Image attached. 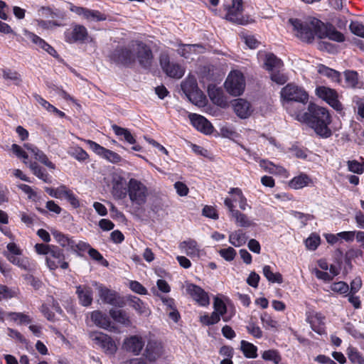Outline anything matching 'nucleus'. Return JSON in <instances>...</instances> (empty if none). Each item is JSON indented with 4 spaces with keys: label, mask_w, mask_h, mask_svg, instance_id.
I'll use <instances>...</instances> for the list:
<instances>
[{
    "label": "nucleus",
    "mask_w": 364,
    "mask_h": 364,
    "mask_svg": "<svg viewBox=\"0 0 364 364\" xmlns=\"http://www.w3.org/2000/svg\"><path fill=\"white\" fill-rule=\"evenodd\" d=\"M220 320V316L218 312L213 311L210 316L208 314H205L203 316H200V321L206 326L213 325L219 322Z\"/></svg>",
    "instance_id": "obj_49"
},
{
    "label": "nucleus",
    "mask_w": 364,
    "mask_h": 364,
    "mask_svg": "<svg viewBox=\"0 0 364 364\" xmlns=\"http://www.w3.org/2000/svg\"><path fill=\"white\" fill-rule=\"evenodd\" d=\"M325 316L321 313H313L307 317L312 330L320 335L325 333Z\"/></svg>",
    "instance_id": "obj_24"
},
{
    "label": "nucleus",
    "mask_w": 364,
    "mask_h": 364,
    "mask_svg": "<svg viewBox=\"0 0 364 364\" xmlns=\"http://www.w3.org/2000/svg\"><path fill=\"white\" fill-rule=\"evenodd\" d=\"M182 252L188 256L193 257H200L202 250H200L197 242L193 239H188L181 242L178 246Z\"/></svg>",
    "instance_id": "obj_23"
},
{
    "label": "nucleus",
    "mask_w": 364,
    "mask_h": 364,
    "mask_svg": "<svg viewBox=\"0 0 364 364\" xmlns=\"http://www.w3.org/2000/svg\"><path fill=\"white\" fill-rule=\"evenodd\" d=\"M24 146L28 151H31V153L33 154L36 160L39 161L50 169L55 168V164L49 161L46 155L36 146L31 144H25Z\"/></svg>",
    "instance_id": "obj_26"
},
{
    "label": "nucleus",
    "mask_w": 364,
    "mask_h": 364,
    "mask_svg": "<svg viewBox=\"0 0 364 364\" xmlns=\"http://www.w3.org/2000/svg\"><path fill=\"white\" fill-rule=\"evenodd\" d=\"M262 357L266 360L272 361L274 364H279L281 362V356L276 350H268L263 352Z\"/></svg>",
    "instance_id": "obj_50"
},
{
    "label": "nucleus",
    "mask_w": 364,
    "mask_h": 364,
    "mask_svg": "<svg viewBox=\"0 0 364 364\" xmlns=\"http://www.w3.org/2000/svg\"><path fill=\"white\" fill-rule=\"evenodd\" d=\"M68 154L80 162L86 161L89 157L88 154L78 146H70L68 150Z\"/></svg>",
    "instance_id": "obj_39"
},
{
    "label": "nucleus",
    "mask_w": 364,
    "mask_h": 364,
    "mask_svg": "<svg viewBox=\"0 0 364 364\" xmlns=\"http://www.w3.org/2000/svg\"><path fill=\"white\" fill-rule=\"evenodd\" d=\"M331 289L336 293L346 294L349 291V286L344 282H338L331 285Z\"/></svg>",
    "instance_id": "obj_57"
},
{
    "label": "nucleus",
    "mask_w": 364,
    "mask_h": 364,
    "mask_svg": "<svg viewBox=\"0 0 364 364\" xmlns=\"http://www.w3.org/2000/svg\"><path fill=\"white\" fill-rule=\"evenodd\" d=\"M189 119L193 126L200 132L205 134H210L213 132V127L204 117L197 114H190Z\"/></svg>",
    "instance_id": "obj_22"
},
{
    "label": "nucleus",
    "mask_w": 364,
    "mask_h": 364,
    "mask_svg": "<svg viewBox=\"0 0 364 364\" xmlns=\"http://www.w3.org/2000/svg\"><path fill=\"white\" fill-rule=\"evenodd\" d=\"M241 349L247 358H255L257 356V347L249 342L242 341Z\"/></svg>",
    "instance_id": "obj_47"
},
{
    "label": "nucleus",
    "mask_w": 364,
    "mask_h": 364,
    "mask_svg": "<svg viewBox=\"0 0 364 364\" xmlns=\"http://www.w3.org/2000/svg\"><path fill=\"white\" fill-rule=\"evenodd\" d=\"M203 215H205V217H208V218H212L214 220H216L218 218V215L216 212V210L213 207L209 206V205H205L203 208Z\"/></svg>",
    "instance_id": "obj_63"
},
{
    "label": "nucleus",
    "mask_w": 364,
    "mask_h": 364,
    "mask_svg": "<svg viewBox=\"0 0 364 364\" xmlns=\"http://www.w3.org/2000/svg\"><path fill=\"white\" fill-rule=\"evenodd\" d=\"M289 22L296 31V36L304 41L311 42L315 37L318 38H328L336 42H343L345 37L332 25L325 24L316 18H309L304 22L297 18H290Z\"/></svg>",
    "instance_id": "obj_2"
},
{
    "label": "nucleus",
    "mask_w": 364,
    "mask_h": 364,
    "mask_svg": "<svg viewBox=\"0 0 364 364\" xmlns=\"http://www.w3.org/2000/svg\"><path fill=\"white\" fill-rule=\"evenodd\" d=\"M347 355L349 360L354 364H364V358L361 353L353 347H348L347 349Z\"/></svg>",
    "instance_id": "obj_46"
},
{
    "label": "nucleus",
    "mask_w": 364,
    "mask_h": 364,
    "mask_svg": "<svg viewBox=\"0 0 364 364\" xmlns=\"http://www.w3.org/2000/svg\"><path fill=\"white\" fill-rule=\"evenodd\" d=\"M159 63L163 71L170 77L181 78L185 73V69L178 63H171L166 53H161Z\"/></svg>",
    "instance_id": "obj_11"
},
{
    "label": "nucleus",
    "mask_w": 364,
    "mask_h": 364,
    "mask_svg": "<svg viewBox=\"0 0 364 364\" xmlns=\"http://www.w3.org/2000/svg\"><path fill=\"white\" fill-rule=\"evenodd\" d=\"M196 46V45H183L178 49V53L184 58H188V54L195 50Z\"/></svg>",
    "instance_id": "obj_62"
},
{
    "label": "nucleus",
    "mask_w": 364,
    "mask_h": 364,
    "mask_svg": "<svg viewBox=\"0 0 364 364\" xmlns=\"http://www.w3.org/2000/svg\"><path fill=\"white\" fill-rule=\"evenodd\" d=\"M219 254L224 259L230 262L235 259L237 252L233 247H228V248L220 250Z\"/></svg>",
    "instance_id": "obj_55"
},
{
    "label": "nucleus",
    "mask_w": 364,
    "mask_h": 364,
    "mask_svg": "<svg viewBox=\"0 0 364 364\" xmlns=\"http://www.w3.org/2000/svg\"><path fill=\"white\" fill-rule=\"evenodd\" d=\"M181 89L186 96L191 102L200 98L202 93L198 87L196 79L194 76L188 75L182 82Z\"/></svg>",
    "instance_id": "obj_15"
},
{
    "label": "nucleus",
    "mask_w": 364,
    "mask_h": 364,
    "mask_svg": "<svg viewBox=\"0 0 364 364\" xmlns=\"http://www.w3.org/2000/svg\"><path fill=\"white\" fill-rule=\"evenodd\" d=\"M320 237L316 234H311L306 240L305 245L309 250H315L320 244Z\"/></svg>",
    "instance_id": "obj_53"
},
{
    "label": "nucleus",
    "mask_w": 364,
    "mask_h": 364,
    "mask_svg": "<svg viewBox=\"0 0 364 364\" xmlns=\"http://www.w3.org/2000/svg\"><path fill=\"white\" fill-rule=\"evenodd\" d=\"M46 263L50 271H54L58 268L67 269L69 267L63 250L56 245L53 247L49 255L46 257Z\"/></svg>",
    "instance_id": "obj_7"
},
{
    "label": "nucleus",
    "mask_w": 364,
    "mask_h": 364,
    "mask_svg": "<svg viewBox=\"0 0 364 364\" xmlns=\"http://www.w3.org/2000/svg\"><path fill=\"white\" fill-rule=\"evenodd\" d=\"M350 28L355 35L364 38V26L363 24L358 22H352Z\"/></svg>",
    "instance_id": "obj_60"
},
{
    "label": "nucleus",
    "mask_w": 364,
    "mask_h": 364,
    "mask_svg": "<svg viewBox=\"0 0 364 364\" xmlns=\"http://www.w3.org/2000/svg\"><path fill=\"white\" fill-rule=\"evenodd\" d=\"M70 10L77 15L90 21H101L107 19V16L97 10H91L84 7L70 4Z\"/></svg>",
    "instance_id": "obj_16"
},
{
    "label": "nucleus",
    "mask_w": 364,
    "mask_h": 364,
    "mask_svg": "<svg viewBox=\"0 0 364 364\" xmlns=\"http://www.w3.org/2000/svg\"><path fill=\"white\" fill-rule=\"evenodd\" d=\"M263 274L269 282L281 284L283 282L282 274L279 272H273L272 267L269 265L263 267Z\"/></svg>",
    "instance_id": "obj_41"
},
{
    "label": "nucleus",
    "mask_w": 364,
    "mask_h": 364,
    "mask_svg": "<svg viewBox=\"0 0 364 364\" xmlns=\"http://www.w3.org/2000/svg\"><path fill=\"white\" fill-rule=\"evenodd\" d=\"M53 245H46L43 243H38L35 245L34 248L36 252L38 255H46V257H48V255L50 253V251L52 250Z\"/></svg>",
    "instance_id": "obj_58"
},
{
    "label": "nucleus",
    "mask_w": 364,
    "mask_h": 364,
    "mask_svg": "<svg viewBox=\"0 0 364 364\" xmlns=\"http://www.w3.org/2000/svg\"><path fill=\"white\" fill-rule=\"evenodd\" d=\"M209 96L215 104L220 107L225 106L226 100L223 95L221 90L216 89L215 90L209 91Z\"/></svg>",
    "instance_id": "obj_48"
},
{
    "label": "nucleus",
    "mask_w": 364,
    "mask_h": 364,
    "mask_svg": "<svg viewBox=\"0 0 364 364\" xmlns=\"http://www.w3.org/2000/svg\"><path fill=\"white\" fill-rule=\"evenodd\" d=\"M242 1L231 0L230 3L224 4L225 10L227 11L225 18L235 23L245 25L247 21L242 16Z\"/></svg>",
    "instance_id": "obj_6"
},
{
    "label": "nucleus",
    "mask_w": 364,
    "mask_h": 364,
    "mask_svg": "<svg viewBox=\"0 0 364 364\" xmlns=\"http://www.w3.org/2000/svg\"><path fill=\"white\" fill-rule=\"evenodd\" d=\"M264 65L267 70L273 72L280 70L283 67V63L273 53H268L265 57Z\"/></svg>",
    "instance_id": "obj_36"
},
{
    "label": "nucleus",
    "mask_w": 364,
    "mask_h": 364,
    "mask_svg": "<svg viewBox=\"0 0 364 364\" xmlns=\"http://www.w3.org/2000/svg\"><path fill=\"white\" fill-rule=\"evenodd\" d=\"M24 35L30 39L34 44L38 46L41 49L46 50L48 53H49L52 56H55L56 55L55 50L47 43L43 39L38 36L37 35L31 33L27 30L23 31Z\"/></svg>",
    "instance_id": "obj_25"
},
{
    "label": "nucleus",
    "mask_w": 364,
    "mask_h": 364,
    "mask_svg": "<svg viewBox=\"0 0 364 364\" xmlns=\"http://www.w3.org/2000/svg\"><path fill=\"white\" fill-rule=\"evenodd\" d=\"M34 99L38 102L44 109L51 112L52 110L55 109V107L50 104L48 101L43 99L41 96L38 94L33 95Z\"/></svg>",
    "instance_id": "obj_61"
},
{
    "label": "nucleus",
    "mask_w": 364,
    "mask_h": 364,
    "mask_svg": "<svg viewBox=\"0 0 364 364\" xmlns=\"http://www.w3.org/2000/svg\"><path fill=\"white\" fill-rule=\"evenodd\" d=\"M112 129L116 135L122 137V139H124L126 141L131 144H135L136 140L134 136L127 129L122 128L116 124L112 125Z\"/></svg>",
    "instance_id": "obj_38"
},
{
    "label": "nucleus",
    "mask_w": 364,
    "mask_h": 364,
    "mask_svg": "<svg viewBox=\"0 0 364 364\" xmlns=\"http://www.w3.org/2000/svg\"><path fill=\"white\" fill-rule=\"evenodd\" d=\"M348 169L349 171L361 174L364 172V165L355 160L348 161Z\"/></svg>",
    "instance_id": "obj_54"
},
{
    "label": "nucleus",
    "mask_w": 364,
    "mask_h": 364,
    "mask_svg": "<svg viewBox=\"0 0 364 364\" xmlns=\"http://www.w3.org/2000/svg\"><path fill=\"white\" fill-rule=\"evenodd\" d=\"M214 311L218 312L220 316H223L226 313L227 307L222 300L215 299L214 302Z\"/></svg>",
    "instance_id": "obj_64"
},
{
    "label": "nucleus",
    "mask_w": 364,
    "mask_h": 364,
    "mask_svg": "<svg viewBox=\"0 0 364 364\" xmlns=\"http://www.w3.org/2000/svg\"><path fill=\"white\" fill-rule=\"evenodd\" d=\"M248 239L246 233L241 229L230 232L228 237L229 242L236 247L244 245Z\"/></svg>",
    "instance_id": "obj_29"
},
{
    "label": "nucleus",
    "mask_w": 364,
    "mask_h": 364,
    "mask_svg": "<svg viewBox=\"0 0 364 364\" xmlns=\"http://www.w3.org/2000/svg\"><path fill=\"white\" fill-rule=\"evenodd\" d=\"M89 338L93 345L100 348L107 354L114 355L117 350L115 342L106 333L100 331H93L89 333Z\"/></svg>",
    "instance_id": "obj_5"
},
{
    "label": "nucleus",
    "mask_w": 364,
    "mask_h": 364,
    "mask_svg": "<svg viewBox=\"0 0 364 364\" xmlns=\"http://www.w3.org/2000/svg\"><path fill=\"white\" fill-rule=\"evenodd\" d=\"M65 40L67 43H74L84 41L87 36V28L82 25H75L65 31Z\"/></svg>",
    "instance_id": "obj_18"
},
{
    "label": "nucleus",
    "mask_w": 364,
    "mask_h": 364,
    "mask_svg": "<svg viewBox=\"0 0 364 364\" xmlns=\"http://www.w3.org/2000/svg\"><path fill=\"white\" fill-rule=\"evenodd\" d=\"M346 83L348 87H354L357 86L358 80V73L355 71H346L344 73Z\"/></svg>",
    "instance_id": "obj_52"
},
{
    "label": "nucleus",
    "mask_w": 364,
    "mask_h": 364,
    "mask_svg": "<svg viewBox=\"0 0 364 364\" xmlns=\"http://www.w3.org/2000/svg\"><path fill=\"white\" fill-rule=\"evenodd\" d=\"M90 149L101 158L112 164H118L122 161V158L117 153L107 149L92 140H85Z\"/></svg>",
    "instance_id": "obj_12"
},
{
    "label": "nucleus",
    "mask_w": 364,
    "mask_h": 364,
    "mask_svg": "<svg viewBox=\"0 0 364 364\" xmlns=\"http://www.w3.org/2000/svg\"><path fill=\"white\" fill-rule=\"evenodd\" d=\"M227 92L233 96L242 95L245 88V80L243 74L238 70L230 72L225 82Z\"/></svg>",
    "instance_id": "obj_4"
},
{
    "label": "nucleus",
    "mask_w": 364,
    "mask_h": 364,
    "mask_svg": "<svg viewBox=\"0 0 364 364\" xmlns=\"http://www.w3.org/2000/svg\"><path fill=\"white\" fill-rule=\"evenodd\" d=\"M312 183L311 178L306 173H300L294 177L289 183V186L294 189H301L308 186Z\"/></svg>",
    "instance_id": "obj_34"
},
{
    "label": "nucleus",
    "mask_w": 364,
    "mask_h": 364,
    "mask_svg": "<svg viewBox=\"0 0 364 364\" xmlns=\"http://www.w3.org/2000/svg\"><path fill=\"white\" fill-rule=\"evenodd\" d=\"M76 293L78 295L80 304L84 306H90L92 302V291L87 286L77 287Z\"/></svg>",
    "instance_id": "obj_30"
},
{
    "label": "nucleus",
    "mask_w": 364,
    "mask_h": 364,
    "mask_svg": "<svg viewBox=\"0 0 364 364\" xmlns=\"http://www.w3.org/2000/svg\"><path fill=\"white\" fill-rule=\"evenodd\" d=\"M270 77L273 82L279 85H283L288 80L287 76L281 73L280 70H276L271 72Z\"/></svg>",
    "instance_id": "obj_56"
},
{
    "label": "nucleus",
    "mask_w": 364,
    "mask_h": 364,
    "mask_svg": "<svg viewBox=\"0 0 364 364\" xmlns=\"http://www.w3.org/2000/svg\"><path fill=\"white\" fill-rule=\"evenodd\" d=\"M6 317L16 322L18 324H28L31 322V318L29 316L23 313L6 312Z\"/></svg>",
    "instance_id": "obj_43"
},
{
    "label": "nucleus",
    "mask_w": 364,
    "mask_h": 364,
    "mask_svg": "<svg viewBox=\"0 0 364 364\" xmlns=\"http://www.w3.org/2000/svg\"><path fill=\"white\" fill-rule=\"evenodd\" d=\"M92 322L98 327L103 329H108L111 326L109 316L100 311H94L90 316Z\"/></svg>",
    "instance_id": "obj_27"
},
{
    "label": "nucleus",
    "mask_w": 364,
    "mask_h": 364,
    "mask_svg": "<svg viewBox=\"0 0 364 364\" xmlns=\"http://www.w3.org/2000/svg\"><path fill=\"white\" fill-rule=\"evenodd\" d=\"M58 198H65L74 207L77 208L80 205V203L75 195L71 190L65 186L62 185L59 186V192Z\"/></svg>",
    "instance_id": "obj_33"
},
{
    "label": "nucleus",
    "mask_w": 364,
    "mask_h": 364,
    "mask_svg": "<svg viewBox=\"0 0 364 364\" xmlns=\"http://www.w3.org/2000/svg\"><path fill=\"white\" fill-rule=\"evenodd\" d=\"M259 166L265 171L269 173L282 175L286 177L287 176V171L284 168L279 166H276L269 161L260 160Z\"/></svg>",
    "instance_id": "obj_32"
},
{
    "label": "nucleus",
    "mask_w": 364,
    "mask_h": 364,
    "mask_svg": "<svg viewBox=\"0 0 364 364\" xmlns=\"http://www.w3.org/2000/svg\"><path fill=\"white\" fill-rule=\"evenodd\" d=\"M132 50L139 65L145 69H149L153 62V55L150 48L141 42H134L132 43Z\"/></svg>",
    "instance_id": "obj_8"
},
{
    "label": "nucleus",
    "mask_w": 364,
    "mask_h": 364,
    "mask_svg": "<svg viewBox=\"0 0 364 364\" xmlns=\"http://www.w3.org/2000/svg\"><path fill=\"white\" fill-rule=\"evenodd\" d=\"M28 166L33 171V173L38 178L43 180L46 183L51 182V177L45 171V170L42 169V168L40 167L37 163H30Z\"/></svg>",
    "instance_id": "obj_42"
},
{
    "label": "nucleus",
    "mask_w": 364,
    "mask_h": 364,
    "mask_svg": "<svg viewBox=\"0 0 364 364\" xmlns=\"http://www.w3.org/2000/svg\"><path fill=\"white\" fill-rule=\"evenodd\" d=\"M112 60L117 64L129 65L135 61V54L132 50V43L127 47L119 46L110 55Z\"/></svg>",
    "instance_id": "obj_9"
},
{
    "label": "nucleus",
    "mask_w": 364,
    "mask_h": 364,
    "mask_svg": "<svg viewBox=\"0 0 364 364\" xmlns=\"http://www.w3.org/2000/svg\"><path fill=\"white\" fill-rule=\"evenodd\" d=\"M144 344V341L141 336L134 335L124 340L123 347L127 351L138 355L141 353Z\"/></svg>",
    "instance_id": "obj_19"
},
{
    "label": "nucleus",
    "mask_w": 364,
    "mask_h": 364,
    "mask_svg": "<svg viewBox=\"0 0 364 364\" xmlns=\"http://www.w3.org/2000/svg\"><path fill=\"white\" fill-rule=\"evenodd\" d=\"M127 196L132 205L140 208L146 203L149 196V191L142 181L132 178L128 181Z\"/></svg>",
    "instance_id": "obj_3"
},
{
    "label": "nucleus",
    "mask_w": 364,
    "mask_h": 364,
    "mask_svg": "<svg viewBox=\"0 0 364 364\" xmlns=\"http://www.w3.org/2000/svg\"><path fill=\"white\" fill-rule=\"evenodd\" d=\"M111 193L115 200H124L128 193V183L119 173H114L111 178Z\"/></svg>",
    "instance_id": "obj_10"
},
{
    "label": "nucleus",
    "mask_w": 364,
    "mask_h": 364,
    "mask_svg": "<svg viewBox=\"0 0 364 364\" xmlns=\"http://www.w3.org/2000/svg\"><path fill=\"white\" fill-rule=\"evenodd\" d=\"M162 354L163 346L161 343L154 340H149L146 346L143 355L149 362H154L160 358Z\"/></svg>",
    "instance_id": "obj_20"
},
{
    "label": "nucleus",
    "mask_w": 364,
    "mask_h": 364,
    "mask_svg": "<svg viewBox=\"0 0 364 364\" xmlns=\"http://www.w3.org/2000/svg\"><path fill=\"white\" fill-rule=\"evenodd\" d=\"M282 105L287 112L298 121L305 122L323 138L329 137L332 132L328 128L331 122L328 111L314 104L309 105V112H303L309 100L308 93L301 87L287 84L280 92Z\"/></svg>",
    "instance_id": "obj_1"
},
{
    "label": "nucleus",
    "mask_w": 364,
    "mask_h": 364,
    "mask_svg": "<svg viewBox=\"0 0 364 364\" xmlns=\"http://www.w3.org/2000/svg\"><path fill=\"white\" fill-rule=\"evenodd\" d=\"M316 94L334 109L337 111L343 109V105L338 100V94L334 90L325 86H320L316 89Z\"/></svg>",
    "instance_id": "obj_13"
},
{
    "label": "nucleus",
    "mask_w": 364,
    "mask_h": 364,
    "mask_svg": "<svg viewBox=\"0 0 364 364\" xmlns=\"http://www.w3.org/2000/svg\"><path fill=\"white\" fill-rule=\"evenodd\" d=\"M95 284L97 287L98 295L105 304H108L115 306H122L123 301L117 291L109 289L102 284H99L97 282H95Z\"/></svg>",
    "instance_id": "obj_14"
},
{
    "label": "nucleus",
    "mask_w": 364,
    "mask_h": 364,
    "mask_svg": "<svg viewBox=\"0 0 364 364\" xmlns=\"http://www.w3.org/2000/svg\"><path fill=\"white\" fill-rule=\"evenodd\" d=\"M109 315L116 322L120 324L125 326H130L132 325L129 316L124 311L112 309L109 311Z\"/></svg>",
    "instance_id": "obj_35"
},
{
    "label": "nucleus",
    "mask_w": 364,
    "mask_h": 364,
    "mask_svg": "<svg viewBox=\"0 0 364 364\" xmlns=\"http://www.w3.org/2000/svg\"><path fill=\"white\" fill-rule=\"evenodd\" d=\"M233 108L235 113L241 119L248 118L253 112L250 103L242 98L237 99L234 101Z\"/></svg>",
    "instance_id": "obj_21"
},
{
    "label": "nucleus",
    "mask_w": 364,
    "mask_h": 364,
    "mask_svg": "<svg viewBox=\"0 0 364 364\" xmlns=\"http://www.w3.org/2000/svg\"><path fill=\"white\" fill-rule=\"evenodd\" d=\"M231 218H233L235 223L240 227L249 228L255 225V223L246 215L239 210L234 212Z\"/></svg>",
    "instance_id": "obj_40"
},
{
    "label": "nucleus",
    "mask_w": 364,
    "mask_h": 364,
    "mask_svg": "<svg viewBox=\"0 0 364 364\" xmlns=\"http://www.w3.org/2000/svg\"><path fill=\"white\" fill-rule=\"evenodd\" d=\"M131 306L139 314L147 316L150 314V310L146 306L144 302L139 298L134 297L131 300Z\"/></svg>",
    "instance_id": "obj_45"
},
{
    "label": "nucleus",
    "mask_w": 364,
    "mask_h": 364,
    "mask_svg": "<svg viewBox=\"0 0 364 364\" xmlns=\"http://www.w3.org/2000/svg\"><path fill=\"white\" fill-rule=\"evenodd\" d=\"M229 193L233 195L234 202L239 203V207L241 210H245L247 208H250L247 202V198L243 195L241 189L238 188H232L229 191Z\"/></svg>",
    "instance_id": "obj_37"
},
{
    "label": "nucleus",
    "mask_w": 364,
    "mask_h": 364,
    "mask_svg": "<svg viewBox=\"0 0 364 364\" xmlns=\"http://www.w3.org/2000/svg\"><path fill=\"white\" fill-rule=\"evenodd\" d=\"M318 73L324 76H326L327 77L330 78L331 80L334 82H339L341 75L340 73L331 68H329L325 65H321L318 67Z\"/></svg>",
    "instance_id": "obj_44"
},
{
    "label": "nucleus",
    "mask_w": 364,
    "mask_h": 364,
    "mask_svg": "<svg viewBox=\"0 0 364 364\" xmlns=\"http://www.w3.org/2000/svg\"><path fill=\"white\" fill-rule=\"evenodd\" d=\"M21 255H5L7 259L13 264L18 266L23 270H30L32 264L28 257H21Z\"/></svg>",
    "instance_id": "obj_31"
},
{
    "label": "nucleus",
    "mask_w": 364,
    "mask_h": 364,
    "mask_svg": "<svg viewBox=\"0 0 364 364\" xmlns=\"http://www.w3.org/2000/svg\"><path fill=\"white\" fill-rule=\"evenodd\" d=\"M52 235L55 240L63 248L66 250L74 249L75 240L73 237H69L68 235H65L60 231L53 230Z\"/></svg>",
    "instance_id": "obj_28"
},
{
    "label": "nucleus",
    "mask_w": 364,
    "mask_h": 364,
    "mask_svg": "<svg viewBox=\"0 0 364 364\" xmlns=\"http://www.w3.org/2000/svg\"><path fill=\"white\" fill-rule=\"evenodd\" d=\"M247 330L249 333L257 338H260L262 337V331L261 328L255 323H250L247 326Z\"/></svg>",
    "instance_id": "obj_59"
},
{
    "label": "nucleus",
    "mask_w": 364,
    "mask_h": 364,
    "mask_svg": "<svg viewBox=\"0 0 364 364\" xmlns=\"http://www.w3.org/2000/svg\"><path fill=\"white\" fill-rule=\"evenodd\" d=\"M260 319L263 326L266 328H277L278 327V322L266 312L261 314Z\"/></svg>",
    "instance_id": "obj_51"
},
{
    "label": "nucleus",
    "mask_w": 364,
    "mask_h": 364,
    "mask_svg": "<svg viewBox=\"0 0 364 364\" xmlns=\"http://www.w3.org/2000/svg\"><path fill=\"white\" fill-rule=\"evenodd\" d=\"M186 290L188 295L201 306H206L210 304L208 294L201 287L193 284H187Z\"/></svg>",
    "instance_id": "obj_17"
}]
</instances>
